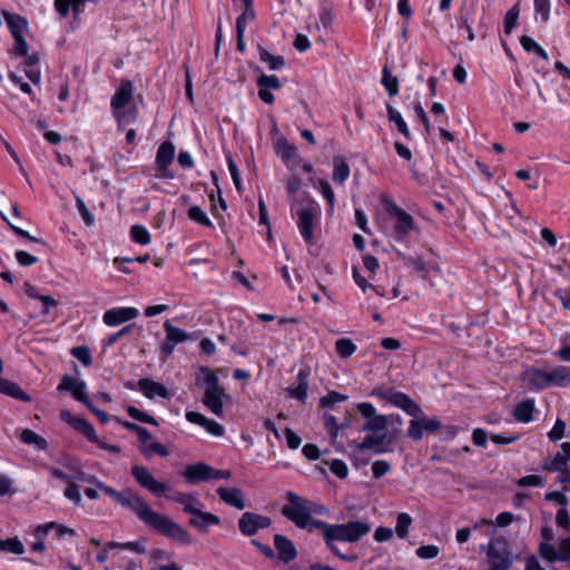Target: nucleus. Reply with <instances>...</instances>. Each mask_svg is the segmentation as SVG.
Listing matches in <instances>:
<instances>
[{
    "label": "nucleus",
    "instance_id": "6ab92c4d",
    "mask_svg": "<svg viewBox=\"0 0 570 570\" xmlns=\"http://www.w3.org/2000/svg\"><path fill=\"white\" fill-rule=\"evenodd\" d=\"M391 404L402 409L411 416H419L422 413L420 405L403 392L391 393Z\"/></svg>",
    "mask_w": 570,
    "mask_h": 570
},
{
    "label": "nucleus",
    "instance_id": "cd10ccee",
    "mask_svg": "<svg viewBox=\"0 0 570 570\" xmlns=\"http://www.w3.org/2000/svg\"><path fill=\"white\" fill-rule=\"evenodd\" d=\"M399 257L403 261L404 265L413 268L416 273L420 274L422 278H425V274L429 272L428 264L424 263L421 256L419 255H409L397 250Z\"/></svg>",
    "mask_w": 570,
    "mask_h": 570
},
{
    "label": "nucleus",
    "instance_id": "c756f323",
    "mask_svg": "<svg viewBox=\"0 0 570 570\" xmlns=\"http://www.w3.org/2000/svg\"><path fill=\"white\" fill-rule=\"evenodd\" d=\"M524 380L528 384L537 390L549 387L547 371L530 368L524 373Z\"/></svg>",
    "mask_w": 570,
    "mask_h": 570
},
{
    "label": "nucleus",
    "instance_id": "c03bdc74",
    "mask_svg": "<svg viewBox=\"0 0 570 570\" xmlns=\"http://www.w3.org/2000/svg\"><path fill=\"white\" fill-rule=\"evenodd\" d=\"M539 554L548 562L560 561L559 551H557L554 546L549 542H541L539 544Z\"/></svg>",
    "mask_w": 570,
    "mask_h": 570
},
{
    "label": "nucleus",
    "instance_id": "9d476101",
    "mask_svg": "<svg viewBox=\"0 0 570 570\" xmlns=\"http://www.w3.org/2000/svg\"><path fill=\"white\" fill-rule=\"evenodd\" d=\"M164 330L166 338L161 343L160 350L165 356H169L177 344L184 343L189 338V334L186 331L174 326L169 320L164 323Z\"/></svg>",
    "mask_w": 570,
    "mask_h": 570
},
{
    "label": "nucleus",
    "instance_id": "ea45409f",
    "mask_svg": "<svg viewBox=\"0 0 570 570\" xmlns=\"http://www.w3.org/2000/svg\"><path fill=\"white\" fill-rule=\"evenodd\" d=\"M0 551L20 556L24 552V547L17 537L8 538L0 540Z\"/></svg>",
    "mask_w": 570,
    "mask_h": 570
},
{
    "label": "nucleus",
    "instance_id": "4c0bfd02",
    "mask_svg": "<svg viewBox=\"0 0 570 570\" xmlns=\"http://www.w3.org/2000/svg\"><path fill=\"white\" fill-rule=\"evenodd\" d=\"M382 85L387 90L390 97H394L399 94V79L392 76L386 66L382 70Z\"/></svg>",
    "mask_w": 570,
    "mask_h": 570
},
{
    "label": "nucleus",
    "instance_id": "c9c22d12",
    "mask_svg": "<svg viewBox=\"0 0 570 570\" xmlns=\"http://www.w3.org/2000/svg\"><path fill=\"white\" fill-rule=\"evenodd\" d=\"M114 115L118 122V128L135 122L138 119V108L136 106L130 107L127 110L118 109L114 111Z\"/></svg>",
    "mask_w": 570,
    "mask_h": 570
},
{
    "label": "nucleus",
    "instance_id": "69168bd1",
    "mask_svg": "<svg viewBox=\"0 0 570 570\" xmlns=\"http://www.w3.org/2000/svg\"><path fill=\"white\" fill-rule=\"evenodd\" d=\"M440 552V549L436 546L428 544V546H421L416 550V556L421 559H433L438 557Z\"/></svg>",
    "mask_w": 570,
    "mask_h": 570
},
{
    "label": "nucleus",
    "instance_id": "f257e3e1",
    "mask_svg": "<svg viewBox=\"0 0 570 570\" xmlns=\"http://www.w3.org/2000/svg\"><path fill=\"white\" fill-rule=\"evenodd\" d=\"M286 503L282 507V514L298 529L313 532L320 530L325 547L338 559L355 562V553H343L340 543H356L371 531V524L360 520H350L345 523H328L314 519L305 499L293 491L285 493Z\"/></svg>",
    "mask_w": 570,
    "mask_h": 570
},
{
    "label": "nucleus",
    "instance_id": "20e7f679",
    "mask_svg": "<svg viewBox=\"0 0 570 570\" xmlns=\"http://www.w3.org/2000/svg\"><path fill=\"white\" fill-rule=\"evenodd\" d=\"M199 373L204 374L205 393L203 403L207 406L215 415H223L224 399H228L224 387L219 385L217 375L208 367L200 366Z\"/></svg>",
    "mask_w": 570,
    "mask_h": 570
},
{
    "label": "nucleus",
    "instance_id": "423d86ee",
    "mask_svg": "<svg viewBox=\"0 0 570 570\" xmlns=\"http://www.w3.org/2000/svg\"><path fill=\"white\" fill-rule=\"evenodd\" d=\"M487 556L490 566L488 570H509L512 567L509 542L503 537L490 540Z\"/></svg>",
    "mask_w": 570,
    "mask_h": 570
},
{
    "label": "nucleus",
    "instance_id": "a211bd4d",
    "mask_svg": "<svg viewBox=\"0 0 570 570\" xmlns=\"http://www.w3.org/2000/svg\"><path fill=\"white\" fill-rule=\"evenodd\" d=\"M297 215H298L297 226H298L302 237L304 238V240L306 243L313 244V238H314L313 227H314L315 213L313 212V209L305 207V208H301L297 212Z\"/></svg>",
    "mask_w": 570,
    "mask_h": 570
},
{
    "label": "nucleus",
    "instance_id": "2f4dec72",
    "mask_svg": "<svg viewBox=\"0 0 570 570\" xmlns=\"http://www.w3.org/2000/svg\"><path fill=\"white\" fill-rule=\"evenodd\" d=\"M549 386H567L570 383V368L566 366H558L550 372H547Z\"/></svg>",
    "mask_w": 570,
    "mask_h": 570
},
{
    "label": "nucleus",
    "instance_id": "79ce46f5",
    "mask_svg": "<svg viewBox=\"0 0 570 570\" xmlns=\"http://www.w3.org/2000/svg\"><path fill=\"white\" fill-rule=\"evenodd\" d=\"M126 411H127V414L134 420H137L142 423H147L150 425H156V426L158 425V421L153 415L140 411L139 409H137L134 405H128L126 407Z\"/></svg>",
    "mask_w": 570,
    "mask_h": 570
},
{
    "label": "nucleus",
    "instance_id": "3c124183",
    "mask_svg": "<svg viewBox=\"0 0 570 570\" xmlns=\"http://www.w3.org/2000/svg\"><path fill=\"white\" fill-rule=\"evenodd\" d=\"M423 423L422 419H413L410 421V426L407 430V436L413 441H420L423 438Z\"/></svg>",
    "mask_w": 570,
    "mask_h": 570
},
{
    "label": "nucleus",
    "instance_id": "7ed1b4c3",
    "mask_svg": "<svg viewBox=\"0 0 570 570\" xmlns=\"http://www.w3.org/2000/svg\"><path fill=\"white\" fill-rule=\"evenodd\" d=\"M358 413L366 419L361 428L362 432L370 431L372 434L366 435L363 441L356 444L360 452L373 450L375 454H383L389 451L393 438L384 432L387 428L389 420L386 415L377 414L373 404L362 402L356 405Z\"/></svg>",
    "mask_w": 570,
    "mask_h": 570
},
{
    "label": "nucleus",
    "instance_id": "e433bc0d",
    "mask_svg": "<svg viewBox=\"0 0 570 570\" xmlns=\"http://www.w3.org/2000/svg\"><path fill=\"white\" fill-rule=\"evenodd\" d=\"M258 51H259V59L263 62L268 63V67L271 70H278L285 66V60L282 56H274L262 46L258 47Z\"/></svg>",
    "mask_w": 570,
    "mask_h": 570
},
{
    "label": "nucleus",
    "instance_id": "ddd939ff",
    "mask_svg": "<svg viewBox=\"0 0 570 570\" xmlns=\"http://www.w3.org/2000/svg\"><path fill=\"white\" fill-rule=\"evenodd\" d=\"M175 157V146L171 141H164L157 150L156 164L159 169L160 177L173 178L171 174H168V167L173 163Z\"/></svg>",
    "mask_w": 570,
    "mask_h": 570
},
{
    "label": "nucleus",
    "instance_id": "39448f33",
    "mask_svg": "<svg viewBox=\"0 0 570 570\" xmlns=\"http://www.w3.org/2000/svg\"><path fill=\"white\" fill-rule=\"evenodd\" d=\"M59 417L61 421L69 424L75 431L82 434L89 442L97 444L101 450L112 453H119L121 451L119 445L101 441L96 434L94 425L86 419L72 416L68 410H61Z\"/></svg>",
    "mask_w": 570,
    "mask_h": 570
},
{
    "label": "nucleus",
    "instance_id": "0eeeda50",
    "mask_svg": "<svg viewBox=\"0 0 570 570\" xmlns=\"http://www.w3.org/2000/svg\"><path fill=\"white\" fill-rule=\"evenodd\" d=\"M459 28L465 29L469 41L475 39L474 28L485 37L483 13L475 10L472 3H463L460 9Z\"/></svg>",
    "mask_w": 570,
    "mask_h": 570
},
{
    "label": "nucleus",
    "instance_id": "a18cd8bd",
    "mask_svg": "<svg viewBox=\"0 0 570 570\" xmlns=\"http://www.w3.org/2000/svg\"><path fill=\"white\" fill-rule=\"evenodd\" d=\"M412 523V518L407 513H400L396 519L395 532L401 539H405L409 534V528Z\"/></svg>",
    "mask_w": 570,
    "mask_h": 570
},
{
    "label": "nucleus",
    "instance_id": "774afa93",
    "mask_svg": "<svg viewBox=\"0 0 570 570\" xmlns=\"http://www.w3.org/2000/svg\"><path fill=\"white\" fill-rule=\"evenodd\" d=\"M560 561H570V537L563 539L559 543Z\"/></svg>",
    "mask_w": 570,
    "mask_h": 570
},
{
    "label": "nucleus",
    "instance_id": "f704fd0d",
    "mask_svg": "<svg viewBox=\"0 0 570 570\" xmlns=\"http://www.w3.org/2000/svg\"><path fill=\"white\" fill-rule=\"evenodd\" d=\"M386 111H387L389 121L395 124L399 132H401L405 137V139L410 140L411 132L407 128L406 122L402 118L401 114L396 109H394V107L390 104H386Z\"/></svg>",
    "mask_w": 570,
    "mask_h": 570
},
{
    "label": "nucleus",
    "instance_id": "f3484780",
    "mask_svg": "<svg viewBox=\"0 0 570 570\" xmlns=\"http://www.w3.org/2000/svg\"><path fill=\"white\" fill-rule=\"evenodd\" d=\"M274 547L277 550V558L285 564L297 558V550L293 541L283 534L274 535Z\"/></svg>",
    "mask_w": 570,
    "mask_h": 570
},
{
    "label": "nucleus",
    "instance_id": "6e6d98bb",
    "mask_svg": "<svg viewBox=\"0 0 570 570\" xmlns=\"http://www.w3.org/2000/svg\"><path fill=\"white\" fill-rule=\"evenodd\" d=\"M63 494L67 499L72 501L76 505H80L82 502L79 487L73 482L68 483L67 488L65 489Z\"/></svg>",
    "mask_w": 570,
    "mask_h": 570
},
{
    "label": "nucleus",
    "instance_id": "9b49d317",
    "mask_svg": "<svg viewBox=\"0 0 570 570\" xmlns=\"http://www.w3.org/2000/svg\"><path fill=\"white\" fill-rule=\"evenodd\" d=\"M184 512L195 517L189 520V524L199 530H206L210 525H217L220 523V519L217 515L210 512H204L194 504H187L184 508Z\"/></svg>",
    "mask_w": 570,
    "mask_h": 570
},
{
    "label": "nucleus",
    "instance_id": "b1692460",
    "mask_svg": "<svg viewBox=\"0 0 570 570\" xmlns=\"http://www.w3.org/2000/svg\"><path fill=\"white\" fill-rule=\"evenodd\" d=\"M570 460V442L561 444V451L557 452L550 463H543L542 469L548 471H562Z\"/></svg>",
    "mask_w": 570,
    "mask_h": 570
},
{
    "label": "nucleus",
    "instance_id": "de8ad7c7",
    "mask_svg": "<svg viewBox=\"0 0 570 570\" xmlns=\"http://www.w3.org/2000/svg\"><path fill=\"white\" fill-rule=\"evenodd\" d=\"M347 400V395L341 394L336 391H330L325 396L321 397L320 406L333 409L336 403Z\"/></svg>",
    "mask_w": 570,
    "mask_h": 570
},
{
    "label": "nucleus",
    "instance_id": "72a5a7b5",
    "mask_svg": "<svg viewBox=\"0 0 570 570\" xmlns=\"http://www.w3.org/2000/svg\"><path fill=\"white\" fill-rule=\"evenodd\" d=\"M20 440L24 444L33 445L38 450H41V451H45L48 449L47 440L30 429H24L21 431Z\"/></svg>",
    "mask_w": 570,
    "mask_h": 570
},
{
    "label": "nucleus",
    "instance_id": "f03ea898",
    "mask_svg": "<svg viewBox=\"0 0 570 570\" xmlns=\"http://www.w3.org/2000/svg\"><path fill=\"white\" fill-rule=\"evenodd\" d=\"M125 508L131 510L142 523L155 530L157 533L181 544L189 546L193 543L190 534L180 524L174 522L168 517L154 511L144 498L134 490H130Z\"/></svg>",
    "mask_w": 570,
    "mask_h": 570
},
{
    "label": "nucleus",
    "instance_id": "c85d7f7f",
    "mask_svg": "<svg viewBox=\"0 0 570 570\" xmlns=\"http://www.w3.org/2000/svg\"><path fill=\"white\" fill-rule=\"evenodd\" d=\"M275 151H276V155L278 157H281V159L288 164L293 158L296 157V147L288 142V140L285 138V137H279L276 141H275Z\"/></svg>",
    "mask_w": 570,
    "mask_h": 570
},
{
    "label": "nucleus",
    "instance_id": "4468645a",
    "mask_svg": "<svg viewBox=\"0 0 570 570\" xmlns=\"http://www.w3.org/2000/svg\"><path fill=\"white\" fill-rule=\"evenodd\" d=\"M139 312L135 307H117L105 312L102 320L108 326H116L131 321L138 316Z\"/></svg>",
    "mask_w": 570,
    "mask_h": 570
},
{
    "label": "nucleus",
    "instance_id": "7c9ffc66",
    "mask_svg": "<svg viewBox=\"0 0 570 570\" xmlns=\"http://www.w3.org/2000/svg\"><path fill=\"white\" fill-rule=\"evenodd\" d=\"M88 0H55V8L60 16L67 17L70 9L78 16Z\"/></svg>",
    "mask_w": 570,
    "mask_h": 570
},
{
    "label": "nucleus",
    "instance_id": "680f3d73",
    "mask_svg": "<svg viewBox=\"0 0 570 570\" xmlns=\"http://www.w3.org/2000/svg\"><path fill=\"white\" fill-rule=\"evenodd\" d=\"M79 381L73 379L72 376L68 375V374H65L62 377H61V381L57 387L58 391L60 392H70L72 394V392L75 391V387H77Z\"/></svg>",
    "mask_w": 570,
    "mask_h": 570
},
{
    "label": "nucleus",
    "instance_id": "6e6552de",
    "mask_svg": "<svg viewBox=\"0 0 570 570\" xmlns=\"http://www.w3.org/2000/svg\"><path fill=\"white\" fill-rule=\"evenodd\" d=\"M130 472L140 487L155 495H163L168 490V485L157 481L144 465H132Z\"/></svg>",
    "mask_w": 570,
    "mask_h": 570
},
{
    "label": "nucleus",
    "instance_id": "f8f14e48",
    "mask_svg": "<svg viewBox=\"0 0 570 570\" xmlns=\"http://www.w3.org/2000/svg\"><path fill=\"white\" fill-rule=\"evenodd\" d=\"M387 212L390 215L396 218L394 230L396 232L397 235L404 236L409 232L416 229L413 217L404 209L392 204L387 208Z\"/></svg>",
    "mask_w": 570,
    "mask_h": 570
},
{
    "label": "nucleus",
    "instance_id": "8fccbe9b",
    "mask_svg": "<svg viewBox=\"0 0 570 570\" xmlns=\"http://www.w3.org/2000/svg\"><path fill=\"white\" fill-rule=\"evenodd\" d=\"M323 422L332 438H335L338 431L346 426L345 424H337L336 417L328 413L323 414Z\"/></svg>",
    "mask_w": 570,
    "mask_h": 570
},
{
    "label": "nucleus",
    "instance_id": "393cba45",
    "mask_svg": "<svg viewBox=\"0 0 570 570\" xmlns=\"http://www.w3.org/2000/svg\"><path fill=\"white\" fill-rule=\"evenodd\" d=\"M2 14L12 35V38L23 36V32L28 28L27 19L20 14H14L6 10L2 11Z\"/></svg>",
    "mask_w": 570,
    "mask_h": 570
},
{
    "label": "nucleus",
    "instance_id": "5701e85b",
    "mask_svg": "<svg viewBox=\"0 0 570 570\" xmlns=\"http://www.w3.org/2000/svg\"><path fill=\"white\" fill-rule=\"evenodd\" d=\"M212 466L206 463L199 462L187 466L184 471V476L189 483L207 481L212 479Z\"/></svg>",
    "mask_w": 570,
    "mask_h": 570
},
{
    "label": "nucleus",
    "instance_id": "09e8293b",
    "mask_svg": "<svg viewBox=\"0 0 570 570\" xmlns=\"http://www.w3.org/2000/svg\"><path fill=\"white\" fill-rule=\"evenodd\" d=\"M519 8L518 4H514L504 16L503 28L507 35L512 32V29L515 27L518 18H519Z\"/></svg>",
    "mask_w": 570,
    "mask_h": 570
},
{
    "label": "nucleus",
    "instance_id": "864d4df0",
    "mask_svg": "<svg viewBox=\"0 0 570 570\" xmlns=\"http://www.w3.org/2000/svg\"><path fill=\"white\" fill-rule=\"evenodd\" d=\"M330 470L340 479H345L348 474V468L346 463L340 459H333L331 462H326Z\"/></svg>",
    "mask_w": 570,
    "mask_h": 570
},
{
    "label": "nucleus",
    "instance_id": "603ef678",
    "mask_svg": "<svg viewBox=\"0 0 570 570\" xmlns=\"http://www.w3.org/2000/svg\"><path fill=\"white\" fill-rule=\"evenodd\" d=\"M140 452L146 458H149L153 453H156L163 458H166L169 455L167 448L159 442H154V443H150L148 446L140 448Z\"/></svg>",
    "mask_w": 570,
    "mask_h": 570
},
{
    "label": "nucleus",
    "instance_id": "37998d69",
    "mask_svg": "<svg viewBox=\"0 0 570 570\" xmlns=\"http://www.w3.org/2000/svg\"><path fill=\"white\" fill-rule=\"evenodd\" d=\"M187 216L189 219L198 223L206 227H213L212 220L208 218L206 213L199 206H191L188 209Z\"/></svg>",
    "mask_w": 570,
    "mask_h": 570
},
{
    "label": "nucleus",
    "instance_id": "aec40b11",
    "mask_svg": "<svg viewBox=\"0 0 570 570\" xmlns=\"http://www.w3.org/2000/svg\"><path fill=\"white\" fill-rule=\"evenodd\" d=\"M134 86L130 80H124L111 98L110 106L115 110L125 108L132 99Z\"/></svg>",
    "mask_w": 570,
    "mask_h": 570
},
{
    "label": "nucleus",
    "instance_id": "1a4fd4ad",
    "mask_svg": "<svg viewBox=\"0 0 570 570\" xmlns=\"http://www.w3.org/2000/svg\"><path fill=\"white\" fill-rule=\"evenodd\" d=\"M269 517L257 514L254 512H245L238 520L239 531L247 537L255 535L259 530L271 525Z\"/></svg>",
    "mask_w": 570,
    "mask_h": 570
},
{
    "label": "nucleus",
    "instance_id": "dca6fc26",
    "mask_svg": "<svg viewBox=\"0 0 570 570\" xmlns=\"http://www.w3.org/2000/svg\"><path fill=\"white\" fill-rule=\"evenodd\" d=\"M256 85L258 87V97L268 105L273 104L275 99L268 89L277 90L282 87L279 79L274 75H262L257 78Z\"/></svg>",
    "mask_w": 570,
    "mask_h": 570
},
{
    "label": "nucleus",
    "instance_id": "13d9d810",
    "mask_svg": "<svg viewBox=\"0 0 570 570\" xmlns=\"http://www.w3.org/2000/svg\"><path fill=\"white\" fill-rule=\"evenodd\" d=\"M14 46L11 50V53L18 57H27L29 51V46L23 38V36L14 37Z\"/></svg>",
    "mask_w": 570,
    "mask_h": 570
},
{
    "label": "nucleus",
    "instance_id": "5fc2aeb1",
    "mask_svg": "<svg viewBox=\"0 0 570 570\" xmlns=\"http://www.w3.org/2000/svg\"><path fill=\"white\" fill-rule=\"evenodd\" d=\"M71 355L80 361L85 366H89L92 363L90 350L87 346H78L71 350Z\"/></svg>",
    "mask_w": 570,
    "mask_h": 570
},
{
    "label": "nucleus",
    "instance_id": "a19ab883",
    "mask_svg": "<svg viewBox=\"0 0 570 570\" xmlns=\"http://www.w3.org/2000/svg\"><path fill=\"white\" fill-rule=\"evenodd\" d=\"M520 43L523 47V49L528 52H535L539 57H541L543 60H549V56L547 51L538 45L531 37L529 36H522L520 38Z\"/></svg>",
    "mask_w": 570,
    "mask_h": 570
},
{
    "label": "nucleus",
    "instance_id": "49530a36",
    "mask_svg": "<svg viewBox=\"0 0 570 570\" xmlns=\"http://www.w3.org/2000/svg\"><path fill=\"white\" fill-rule=\"evenodd\" d=\"M130 236L134 242L140 245H147L151 240L149 232L141 225L131 226Z\"/></svg>",
    "mask_w": 570,
    "mask_h": 570
},
{
    "label": "nucleus",
    "instance_id": "0e129e2a",
    "mask_svg": "<svg viewBox=\"0 0 570 570\" xmlns=\"http://www.w3.org/2000/svg\"><path fill=\"white\" fill-rule=\"evenodd\" d=\"M72 396L80 403H82L86 407L87 404H91L89 396L86 392V383L83 381H79L77 387L72 392Z\"/></svg>",
    "mask_w": 570,
    "mask_h": 570
},
{
    "label": "nucleus",
    "instance_id": "e2e57ef3",
    "mask_svg": "<svg viewBox=\"0 0 570 570\" xmlns=\"http://www.w3.org/2000/svg\"><path fill=\"white\" fill-rule=\"evenodd\" d=\"M566 431V422L561 419H557L554 426L552 430L548 433V436L550 441L557 442L558 440L562 439L564 436Z\"/></svg>",
    "mask_w": 570,
    "mask_h": 570
},
{
    "label": "nucleus",
    "instance_id": "052dcab7",
    "mask_svg": "<svg viewBox=\"0 0 570 570\" xmlns=\"http://www.w3.org/2000/svg\"><path fill=\"white\" fill-rule=\"evenodd\" d=\"M391 470V464L385 460H377L372 464L374 479H380Z\"/></svg>",
    "mask_w": 570,
    "mask_h": 570
},
{
    "label": "nucleus",
    "instance_id": "bb28decb",
    "mask_svg": "<svg viewBox=\"0 0 570 570\" xmlns=\"http://www.w3.org/2000/svg\"><path fill=\"white\" fill-rule=\"evenodd\" d=\"M0 393L9 395L13 399L30 402V396L14 382L0 379Z\"/></svg>",
    "mask_w": 570,
    "mask_h": 570
},
{
    "label": "nucleus",
    "instance_id": "2eb2a0df",
    "mask_svg": "<svg viewBox=\"0 0 570 570\" xmlns=\"http://www.w3.org/2000/svg\"><path fill=\"white\" fill-rule=\"evenodd\" d=\"M309 375H311V368L308 366L301 368L296 376L297 385L295 387H292V386L287 387L286 389L287 395L304 404L307 400Z\"/></svg>",
    "mask_w": 570,
    "mask_h": 570
},
{
    "label": "nucleus",
    "instance_id": "a878e982",
    "mask_svg": "<svg viewBox=\"0 0 570 570\" xmlns=\"http://www.w3.org/2000/svg\"><path fill=\"white\" fill-rule=\"evenodd\" d=\"M350 176V166L343 156H335L333 158V175L332 179L335 184L344 185Z\"/></svg>",
    "mask_w": 570,
    "mask_h": 570
},
{
    "label": "nucleus",
    "instance_id": "58836bf2",
    "mask_svg": "<svg viewBox=\"0 0 570 570\" xmlns=\"http://www.w3.org/2000/svg\"><path fill=\"white\" fill-rule=\"evenodd\" d=\"M335 351L341 358H348L356 351V345L351 338H340L335 342Z\"/></svg>",
    "mask_w": 570,
    "mask_h": 570
},
{
    "label": "nucleus",
    "instance_id": "338daca9",
    "mask_svg": "<svg viewBox=\"0 0 570 570\" xmlns=\"http://www.w3.org/2000/svg\"><path fill=\"white\" fill-rule=\"evenodd\" d=\"M203 428L208 433H210L212 435H215V436H222L225 432V429L222 424H219L215 420H212L208 417L206 419L205 423L203 424Z\"/></svg>",
    "mask_w": 570,
    "mask_h": 570
},
{
    "label": "nucleus",
    "instance_id": "4be33fe9",
    "mask_svg": "<svg viewBox=\"0 0 570 570\" xmlns=\"http://www.w3.org/2000/svg\"><path fill=\"white\" fill-rule=\"evenodd\" d=\"M216 492L219 499L226 504L238 510H243L245 508L244 494L240 489L220 487L216 490Z\"/></svg>",
    "mask_w": 570,
    "mask_h": 570
},
{
    "label": "nucleus",
    "instance_id": "473e14b6",
    "mask_svg": "<svg viewBox=\"0 0 570 570\" xmlns=\"http://www.w3.org/2000/svg\"><path fill=\"white\" fill-rule=\"evenodd\" d=\"M534 402L532 400H524L519 403L513 410V416L518 422L528 423L533 417Z\"/></svg>",
    "mask_w": 570,
    "mask_h": 570
},
{
    "label": "nucleus",
    "instance_id": "bf43d9fd",
    "mask_svg": "<svg viewBox=\"0 0 570 570\" xmlns=\"http://www.w3.org/2000/svg\"><path fill=\"white\" fill-rule=\"evenodd\" d=\"M543 484L542 476L537 474L525 475L517 480V485L519 487H542Z\"/></svg>",
    "mask_w": 570,
    "mask_h": 570
},
{
    "label": "nucleus",
    "instance_id": "4d7b16f0",
    "mask_svg": "<svg viewBox=\"0 0 570 570\" xmlns=\"http://www.w3.org/2000/svg\"><path fill=\"white\" fill-rule=\"evenodd\" d=\"M76 206H77V209H78L80 216L82 217L85 224L87 226H91L95 222V218H94L92 214L89 212V209L87 208L85 202L79 196L76 197Z\"/></svg>",
    "mask_w": 570,
    "mask_h": 570
},
{
    "label": "nucleus",
    "instance_id": "412c9836",
    "mask_svg": "<svg viewBox=\"0 0 570 570\" xmlns=\"http://www.w3.org/2000/svg\"><path fill=\"white\" fill-rule=\"evenodd\" d=\"M138 387L139 391L142 392L144 395L148 399H154L155 396H160L164 399L170 397V393L166 386L147 377L140 379L138 381Z\"/></svg>",
    "mask_w": 570,
    "mask_h": 570
}]
</instances>
